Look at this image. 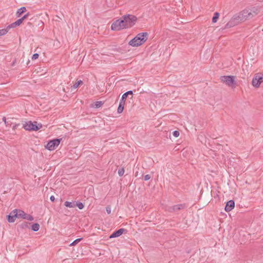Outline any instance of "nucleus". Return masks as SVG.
<instances>
[{
  "mask_svg": "<svg viewBox=\"0 0 263 263\" xmlns=\"http://www.w3.org/2000/svg\"><path fill=\"white\" fill-rule=\"evenodd\" d=\"M124 231L125 229H120L118 230L115 231L114 233H112V234L110 236L109 238H111L119 237L123 234Z\"/></svg>",
  "mask_w": 263,
  "mask_h": 263,
  "instance_id": "12",
  "label": "nucleus"
},
{
  "mask_svg": "<svg viewBox=\"0 0 263 263\" xmlns=\"http://www.w3.org/2000/svg\"><path fill=\"white\" fill-rule=\"evenodd\" d=\"M3 121L5 122V124L6 125V126H7L9 124H8V122H7L6 121V117H3Z\"/></svg>",
  "mask_w": 263,
  "mask_h": 263,
  "instance_id": "38",
  "label": "nucleus"
},
{
  "mask_svg": "<svg viewBox=\"0 0 263 263\" xmlns=\"http://www.w3.org/2000/svg\"><path fill=\"white\" fill-rule=\"evenodd\" d=\"M29 15V14L28 13L26 14L25 15H24L22 18H21V19H22V21L23 22V21L25 19H26V18H27Z\"/></svg>",
  "mask_w": 263,
  "mask_h": 263,
  "instance_id": "36",
  "label": "nucleus"
},
{
  "mask_svg": "<svg viewBox=\"0 0 263 263\" xmlns=\"http://www.w3.org/2000/svg\"><path fill=\"white\" fill-rule=\"evenodd\" d=\"M40 225L39 223H35L32 225L31 229L33 231L36 232L37 231L40 229Z\"/></svg>",
  "mask_w": 263,
  "mask_h": 263,
  "instance_id": "21",
  "label": "nucleus"
},
{
  "mask_svg": "<svg viewBox=\"0 0 263 263\" xmlns=\"http://www.w3.org/2000/svg\"><path fill=\"white\" fill-rule=\"evenodd\" d=\"M60 143V139H54L48 142V143L46 145V148L49 151H53L59 146Z\"/></svg>",
  "mask_w": 263,
  "mask_h": 263,
  "instance_id": "8",
  "label": "nucleus"
},
{
  "mask_svg": "<svg viewBox=\"0 0 263 263\" xmlns=\"http://www.w3.org/2000/svg\"><path fill=\"white\" fill-rule=\"evenodd\" d=\"M17 217V214L16 213H12V212L11 213L10 215L8 216V221L9 222H14L15 218Z\"/></svg>",
  "mask_w": 263,
  "mask_h": 263,
  "instance_id": "14",
  "label": "nucleus"
},
{
  "mask_svg": "<svg viewBox=\"0 0 263 263\" xmlns=\"http://www.w3.org/2000/svg\"><path fill=\"white\" fill-rule=\"evenodd\" d=\"M82 239V238H78V239H77L76 240H75L74 241H73L71 243H70V246H74L76 245V244H77L78 242H79Z\"/></svg>",
  "mask_w": 263,
  "mask_h": 263,
  "instance_id": "28",
  "label": "nucleus"
},
{
  "mask_svg": "<svg viewBox=\"0 0 263 263\" xmlns=\"http://www.w3.org/2000/svg\"><path fill=\"white\" fill-rule=\"evenodd\" d=\"M151 176L149 175H146L144 177V179L145 181L151 179Z\"/></svg>",
  "mask_w": 263,
  "mask_h": 263,
  "instance_id": "35",
  "label": "nucleus"
},
{
  "mask_svg": "<svg viewBox=\"0 0 263 263\" xmlns=\"http://www.w3.org/2000/svg\"><path fill=\"white\" fill-rule=\"evenodd\" d=\"M26 11V8L25 7H22L18 9L16 12V15L17 17H20V16L24 12Z\"/></svg>",
  "mask_w": 263,
  "mask_h": 263,
  "instance_id": "15",
  "label": "nucleus"
},
{
  "mask_svg": "<svg viewBox=\"0 0 263 263\" xmlns=\"http://www.w3.org/2000/svg\"><path fill=\"white\" fill-rule=\"evenodd\" d=\"M24 128L27 130H37L42 128V125L41 124H37L36 122H32L29 121L25 122L23 124Z\"/></svg>",
  "mask_w": 263,
  "mask_h": 263,
  "instance_id": "5",
  "label": "nucleus"
},
{
  "mask_svg": "<svg viewBox=\"0 0 263 263\" xmlns=\"http://www.w3.org/2000/svg\"><path fill=\"white\" fill-rule=\"evenodd\" d=\"M106 211L108 214H110L111 213V208L109 206H107L106 208Z\"/></svg>",
  "mask_w": 263,
  "mask_h": 263,
  "instance_id": "34",
  "label": "nucleus"
},
{
  "mask_svg": "<svg viewBox=\"0 0 263 263\" xmlns=\"http://www.w3.org/2000/svg\"><path fill=\"white\" fill-rule=\"evenodd\" d=\"M259 9L257 7H254L251 8H246L238 13L244 21L254 17L259 13Z\"/></svg>",
  "mask_w": 263,
  "mask_h": 263,
  "instance_id": "2",
  "label": "nucleus"
},
{
  "mask_svg": "<svg viewBox=\"0 0 263 263\" xmlns=\"http://www.w3.org/2000/svg\"><path fill=\"white\" fill-rule=\"evenodd\" d=\"M8 30L7 29V28L5 29H2L0 30V36L4 35L6 34L8 32Z\"/></svg>",
  "mask_w": 263,
  "mask_h": 263,
  "instance_id": "23",
  "label": "nucleus"
},
{
  "mask_svg": "<svg viewBox=\"0 0 263 263\" xmlns=\"http://www.w3.org/2000/svg\"><path fill=\"white\" fill-rule=\"evenodd\" d=\"M39 54L38 53H34L33 54L32 57V60H34L37 59L39 58Z\"/></svg>",
  "mask_w": 263,
  "mask_h": 263,
  "instance_id": "32",
  "label": "nucleus"
},
{
  "mask_svg": "<svg viewBox=\"0 0 263 263\" xmlns=\"http://www.w3.org/2000/svg\"><path fill=\"white\" fill-rule=\"evenodd\" d=\"M124 103H123L120 102V103H119V106L118 108V110H117V111L118 113L120 114L123 111V109H124Z\"/></svg>",
  "mask_w": 263,
  "mask_h": 263,
  "instance_id": "20",
  "label": "nucleus"
},
{
  "mask_svg": "<svg viewBox=\"0 0 263 263\" xmlns=\"http://www.w3.org/2000/svg\"><path fill=\"white\" fill-rule=\"evenodd\" d=\"M23 23L22 19H18L15 22V23L16 25V26H20L22 23Z\"/></svg>",
  "mask_w": 263,
  "mask_h": 263,
  "instance_id": "31",
  "label": "nucleus"
},
{
  "mask_svg": "<svg viewBox=\"0 0 263 263\" xmlns=\"http://www.w3.org/2000/svg\"><path fill=\"white\" fill-rule=\"evenodd\" d=\"M17 27V26H16V24H15V22H14V23H13L11 24L10 25H9L7 27V29H8V30H9L11 28H15V27Z\"/></svg>",
  "mask_w": 263,
  "mask_h": 263,
  "instance_id": "24",
  "label": "nucleus"
},
{
  "mask_svg": "<svg viewBox=\"0 0 263 263\" xmlns=\"http://www.w3.org/2000/svg\"><path fill=\"white\" fill-rule=\"evenodd\" d=\"M124 173V168H122L118 170V174L120 176H122Z\"/></svg>",
  "mask_w": 263,
  "mask_h": 263,
  "instance_id": "30",
  "label": "nucleus"
},
{
  "mask_svg": "<svg viewBox=\"0 0 263 263\" xmlns=\"http://www.w3.org/2000/svg\"><path fill=\"white\" fill-rule=\"evenodd\" d=\"M83 84V82L81 80H79L76 83H75L73 85V86H71V90L76 89H77L80 85H82Z\"/></svg>",
  "mask_w": 263,
  "mask_h": 263,
  "instance_id": "18",
  "label": "nucleus"
},
{
  "mask_svg": "<svg viewBox=\"0 0 263 263\" xmlns=\"http://www.w3.org/2000/svg\"><path fill=\"white\" fill-rule=\"evenodd\" d=\"M120 19L121 21L122 22V25H123V28L124 29L128 28V25H127V24L126 22V20L124 17V15H123Z\"/></svg>",
  "mask_w": 263,
  "mask_h": 263,
  "instance_id": "17",
  "label": "nucleus"
},
{
  "mask_svg": "<svg viewBox=\"0 0 263 263\" xmlns=\"http://www.w3.org/2000/svg\"><path fill=\"white\" fill-rule=\"evenodd\" d=\"M18 125L17 124H15L14 125H13V128L14 129L16 128V127L18 126Z\"/></svg>",
  "mask_w": 263,
  "mask_h": 263,
  "instance_id": "40",
  "label": "nucleus"
},
{
  "mask_svg": "<svg viewBox=\"0 0 263 263\" xmlns=\"http://www.w3.org/2000/svg\"><path fill=\"white\" fill-rule=\"evenodd\" d=\"M185 208V205L184 204H179L175 205L174 206L170 207L168 210L169 212H176L178 210L183 209Z\"/></svg>",
  "mask_w": 263,
  "mask_h": 263,
  "instance_id": "10",
  "label": "nucleus"
},
{
  "mask_svg": "<svg viewBox=\"0 0 263 263\" xmlns=\"http://www.w3.org/2000/svg\"><path fill=\"white\" fill-rule=\"evenodd\" d=\"M124 29L120 19L117 20L114 22L111 26V29L114 31H119Z\"/></svg>",
  "mask_w": 263,
  "mask_h": 263,
  "instance_id": "9",
  "label": "nucleus"
},
{
  "mask_svg": "<svg viewBox=\"0 0 263 263\" xmlns=\"http://www.w3.org/2000/svg\"><path fill=\"white\" fill-rule=\"evenodd\" d=\"M50 199L51 201H54L55 200V198L53 196H51L50 198Z\"/></svg>",
  "mask_w": 263,
  "mask_h": 263,
  "instance_id": "39",
  "label": "nucleus"
},
{
  "mask_svg": "<svg viewBox=\"0 0 263 263\" xmlns=\"http://www.w3.org/2000/svg\"><path fill=\"white\" fill-rule=\"evenodd\" d=\"M235 206V202L233 200H231L227 202L225 206V210L226 212H230L234 209Z\"/></svg>",
  "mask_w": 263,
  "mask_h": 263,
  "instance_id": "11",
  "label": "nucleus"
},
{
  "mask_svg": "<svg viewBox=\"0 0 263 263\" xmlns=\"http://www.w3.org/2000/svg\"><path fill=\"white\" fill-rule=\"evenodd\" d=\"M16 213L17 214V217L18 218H22L23 219H25V217H26V213H25L22 210H14L12 211V213Z\"/></svg>",
  "mask_w": 263,
  "mask_h": 263,
  "instance_id": "13",
  "label": "nucleus"
},
{
  "mask_svg": "<svg viewBox=\"0 0 263 263\" xmlns=\"http://www.w3.org/2000/svg\"><path fill=\"white\" fill-rule=\"evenodd\" d=\"M25 219H27L30 221H32V220H33L34 218L31 215L26 214V217H25Z\"/></svg>",
  "mask_w": 263,
  "mask_h": 263,
  "instance_id": "27",
  "label": "nucleus"
},
{
  "mask_svg": "<svg viewBox=\"0 0 263 263\" xmlns=\"http://www.w3.org/2000/svg\"><path fill=\"white\" fill-rule=\"evenodd\" d=\"M173 135L175 137H178L179 136V132L178 131L175 130L173 133Z\"/></svg>",
  "mask_w": 263,
  "mask_h": 263,
  "instance_id": "33",
  "label": "nucleus"
},
{
  "mask_svg": "<svg viewBox=\"0 0 263 263\" xmlns=\"http://www.w3.org/2000/svg\"><path fill=\"white\" fill-rule=\"evenodd\" d=\"M242 21H243L239 15V13H237L233 16L229 22L226 25L224 28L233 27Z\"/></svg>",
  "mask_w": 263,
  "mask_h": 263,
  "instance_id": "3",
  "label": "nucleus"
},
{
  "mask_svg": "<svg viewBox=\"0 0 263 263\" xmlns=\"http://www.w3.org/2000/svg\"><path fill=\"white\" fill-rule=\"evenodd\" d=\"M127 96L126 95H125L124 93L122 95L121 99L120 100V102H122L123 103L125 104V100L126 99Z\"/></svg>",
  "mask_w": 263,
  "mask_h": 263,
  "instance_id": "26",
  "label": "nucleus"
},
{
  "mask_svg": "<svg viewBox=\"0 0 263 263\" xmlns=\"http://www.w3.org/2000/svg\"><path fill=\"white\" fill-rule=\"evenodd\" d=\"M103 105V103L101 101H97L95 103L96 108H99Z\"/></svg>",
  "mask_w": 263,
  "mask_h": 263,
  "instance_id": "29",
  "label": "nucleus"
},
{
  "mask_svg": "<svg viewBox=\"0 0 263 263\" xmlns=\"http://www.w3.org/2000/svg\"><path fill=\"white\" fill-rule=\"evenodd\" d=\"M125 95H126V96H127L128 95H132L133 94V92L132 90H129V91H128L127 92L124 93Z\"/></svg>",
  "mask_w": 263,
  "mask_h": 263,
  "instance_id": "37",
  "label": "nucleus"
},
{
  "mask_svg": "<svg viewBox=\"0 0 263 263\" xmlns=\"http://www.w3.org/2000/svg\"><path fill=\"white\" fill-rule=\"evenodd\" d=\"M148 33L142 32L138 34L134 39L131 40L128 44L133 47H138L143 44L147 40Z\"/></svg>",
  "mask_w": 263,
  "mask_h": 263,
  "instance_id": "1",
  "label": "nucleus"
},
{
  "mask_svg": "<svg viewBox=\"0 0 263 263\" xmlns=\"http://www.w3.org/2000/svg\"><path fill=\"white\" fill-rule=\"evenodd\" d=\"M219 16V13L218 12H215L214 14V16L212 18L213 23L217 22Z\"/></svg>",
  "mask_w": 263,
  "mask_h": 263,
  "instance_id": "22",
  "label": "nucleus"
},
{
  "mask_svg": "<svg viewBox=\"0 0 263 263\" xmlns=\"http://www.w3.org/2000/svg\"><path fill=\"white\" fill-rule=\"evenodd\" d=\"M76 206H77L78 207V208L80 210L83 209L84 206V204L82 202H77L76 204Z\"/></svg>",
  "mask_w": 263,
  "mask_h": 263,
  "instance_id": "25",
  "label": "nucleus"
},
{
  "mask_svg": "<svg viewBox=\"0 0 263 263\" xmlns=\"http://www.w3.org/2000/svg\"><path fill=\"white\" fill-rule=\"evenodd\" d=\"M124 15L125 18L126 22L127 25H128V28L132 27L136 24L138 20L137 16L129 14H125Z\"/></svg>",
  "mask_w": 263,
  "mask_h": 263,
  "instance_id": "6",
  "label": "nucleus"
},
{
  "mask_svg": "<svg viewBox=\"0 0 263 263\" xmlns=\"http://www.w3.org/2000/svg\"><path fill=\"white\" fill-rule=\"evenodd\" d=\"M235 77L232 76H223L220 78V81L229 87H235Z\"/></svg>",
  "mask_w": 263,
  "mask_h": 263,
  "instance_id": "4",
  "label": "nucleus"
},
{
  "mask_svg": "<svg viewBox=\"0 0 263 263\" xmlns=\"http://www.w3.org/2000/svg\"><path fill=\"white\" fill-rule=\"evenodd\" d=\"M64 205L66 207H68V208H74L76 206V204L74 202H69V201L65 202Z\"/></svg>",
  "mask_w": 263,
  "mask_h": 263,
  "instance_id": "19",
  "label": "nucleus"
},
{
  "mask_svg": "<svg viewBox=\"0 0 263 263\" xmlns=\"http://www.w3.org/2000/svg\"><path fill=\"white\" fill-rule=\"evenodd\" d=\"M263 82V73H257L255 74L253 80L252 85L254 87L258 88Z\"/></svg>",
  "mask_w": 263,
  "mask_h": 263,
  "instance_id": "7",
  "label": "nucleus"
},
{
  "mask_svg": "<svg viewBox=\"0 0 263 263\" xmlns=\"http://www.w3.org/2000/svg\"><path fill=\"white\" fill-rule=\"evenodd\" d=\"M120 19L121 21L122 22V25H123V28L124 29L128 28V25H127V24L126 22V20L124 17V15H123Z\"/></svg>",
  "mask_w": 263,
  "mask_h": 263,
  "instance_id": "16",
  "label": "nucleus"
}]
</instances>
